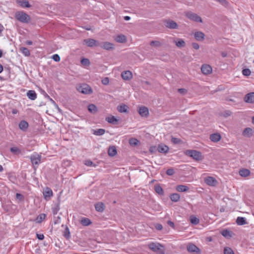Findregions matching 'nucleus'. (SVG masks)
Returning a JSON list of instances; mask_svg holds the SVG:
<instances>
[{
  "label": "nucleus",
  "mask_w": 254,
  "mask_h": 254,
  "mask_svg": "<svg viewBox=\"0 0 254 254\" xmlns=\"http://www.w3.org/2000/svg\"><path fill=\"white\" fill-rule=\"evenodd\" d=\"M15 17L17 20L23 23H28L31 21L30 16L23 11L16 12Z\"/></svg>",
  "instance_id": "obj_1"
},
{
  "label": "nucleus",
  "mask_w": 254,
  "mask_h": 254,
  "mask_svg": "<svg viewBox=\"0 0 254 254\" xmlns=\"http://www.w3.org/2000/svg\"><path fill=\"white\" fill-rule=\"evenodd\" d=\"M185 154L196 161H200L202 159L201 153L195 150H187L185 151Z\"/></svg>",
  "instance_id": "obj_2"
},
{
  "label": "nucleus",
  "mask_w": 254,
  "mask_h": 254,
  "mask_svg": "<svg viewBox=\"0 0 254 254\" xmlns=\"http://www.w3.org/2000/svg\"><path fill=\"white\" fill-rule=\"evenodd\" d=\"M148 247L157 254H164V247L159 243H150L148 245Z\"/></svg>",
  "instance_id": "obj_3"
},
{
  "label": "nucleus",
  "mask_w": 254,
  "mask_h": 254,
  "mask_svg": "<svg viewBox=\"0 0 254 254\" xmlns=\"http://www.w3.org/2000/svg\"><path fill=\"white\" fill-rule=\"evenodd\" d=\"M41 155L35 152L30 157V159L35 169L38 167L39 165L41 163Z\"/></svg>",
  "instance_id": "obj_4"
},
{
  "label": "nucleus",
  "mask_w": 254,
  "mask_h": 254,
  "mask_svg": "<svg viewBox=\"0 0 254 254\" xmlns=\"http://www.w3.org/2000/svg\"><path fill=\"white\" fill-rule=\"evenodd\" d=\"M77 90L83 94H90L93 92L91 87L87 84H79L77 86Z\"/></svg>",
  "instance_id": "obj_5"
},
{
  "label": "nucleus",
  "mask_w": 254,
  "mask_h": 254,
  "mask_svg": "<svg viewBox=\"0 0 254 254\" xmlns=\"http://www.w3.org/2000/svg\"><path fill=\"white\" fill-rule=\"evenodd\" d=\"M186 249L187 251L191 254H200L201 250L195 245L192 243L187 244Z\"/></svg>",
  "instance_id": "obj_6"
},
{
  "label": "nucleus",
  "mask_w": 254,
  "mask_h": 254,
  "mask_svg": "<svg viewBox=\"0 0 254 254\" xmlns=\"http://www.w3.org/2000/svg\"><path fill=\"white\" fill-rule=\"evenodd\" d=\"M186 16L190 19L197 22H202L201 18L197 14L191 11H188L186 13Z\"/></svg>",
  "instance_id": "obj_7"
},
{
  "label": "nucleus",
  "mask_w": 254,
  "mask_h": 254,
  "mask_svg": "<svg viewBox=\"0 0 254 254\" xmlns=\"http://www.w3.org/2000/svg\"><path fill=\"white\" fill-rule=\"evenodd\" d=\"M83 43L88 47H93L94 46H99L100 43L93 39H86L83 40Z\"/></svg>",
  "instance_id": "obj_8"
},
{
  "label": "nucleus",
  "mask_w": 254,
  "mask_h": 254,
  "mask_svg": "<svg viewBox=\"0 0 254 254\" xmlns=\"http://www.w3.org/2000/svg\"><path fill=\"white\" fill-rule=\"evenodd\" d=\"M99 46L106 50H110L114 49V45L109 42H105L100 43V45Z\"/></svg>",
  "instance_id": "obj_9"
},
{
  "label": "nucleus",
  "mask_w": 254,
  "mask_h": 254,
  "mask_svg": "<svg viewBox=\"0 0 254 254\" xmlns=\"http://www.w3.org/2000/svg\"><path fill=\"white\" fill-rule=\"evenodd\" d=\"M205 183L210 186H215L217 184V180L212 177H207L204 180Z\"/></svg>",
  "instance_id": "obj_10"
},
{
  "label": "nucleus",
  "mask_w": 254,
  "mask_h": 254,
  "mask_svg": "<svg viewBox=\"0 0 254 254\" xmlns=\"http://www.w3.org/2000/svg\"><path fill=\"white\" fill-rule=\"evenodd\" d=\"M122 77L125 80H129L132 78V72L129 70H126L122 72Z\"/></svg>",
  "instance_id": "obj_11"
},
{
  "label": "nucleus",
  "mask_w": 254,
  "mask_h": 254,
  "mask_svg": "<svg viewBox=\"0 0 254 254\" xmlns=\"http://www.w3.org/2000/svg\"><path fill=\"white\" fill-rule=\"evenodd\" d=\"M166 26L172 29H177L178 27L177 23L172 20H168L166 21Z\"/></svg>",
  "instance_id": "obj_12"
},
{
  "label": "nucleus",
  "mask_w": 254,
  "mask_h": 254,
  "mask_svg": "<svg viewBox=\"0 0 254 254\" xmlns=\"http://www.w3.org/2000/svg\"><path fill=\"white\" fill-rule=\"evenodd\" d=\"M253 129L250 127H247L243 130L242 134L244 137H250L253 135Z\"/></svg>",
  "instance_id": "obj_13"
},
{
  "label": "nucleus",
  "mask_w": 254,
  "mask_h": 254,
  "mask_svg": "<svg viewBox=\"0 0 254 254\" xmlns=\"http://www.w3.org/2000/svg\"><path fill=\"white\" fill-rule=\"evenodd\" d=\"M201 70L202 72L204 74H208L211 73L212 72V68L211 66L208 64H203L202 65Z\"/></svg>",
  "instance_id": "obj_14"
},
{
  "label": "nucleus",
  "mask_w": 254,
  "mask_h": 254,
  "mask_svg": "<svg viewBox=\"0 0 254 254\" xmlns=\"http://www.w3.org/2000/svg\"><path fill=\"white\" fill-rule=\"evenodd\" d=\"M138 113L141 117H146L149 114V111L147 107L142 106L139 108Z\"/></svg>",
  "instance_id": "obj_15"
},
{
  "label": "nucleus",
  "mask_w": 254,
  "mask_h": 254,
  "mask_svg": "<svg viewBox=\"0 0 254 254\" xmlns=\"http://www.w3.org/2000/svg\"><path fill=\"white\" fill-rule=\"evenodd\" d=\"M244 101L247 103H254V92L247 94L244 98Z\"/></svg>",
  "instance_id": "obj_16"
},
{
  "label": "nucleus",
  "mask_w": 254,
  "mask_h": 254,
  "mask_svg": "<svg viewBox=\"0 0 254 254\" xmlns=\"http://www.w3.org/2000/svg\"><path fill=\"white\" fill-rule=\"evenodd\" d=\"M43 195L45 199H49L53 196V191L52 190L49 188L46 189L43 191Z\"/></svg>",
  "instance_id": "obj_17"
},
{
  "label": "nucleus",
  "mask_w": 254,
  "mask_h": 254,
  "mask_svg": "<svg viewBox=\"0 0 254 254\" xmlns=\"http://www.w3.org/2000/svg\"><path fill=\"white\" fill-rule=\"evenodd\" d=\"M173 42L175 43L177 47L180 48L184 47L186 46V43L182 39H175L173 40Z\"/></svg>",
  "instance_id": "obj_18"
},
{
  "label": "nucleus",
  "mask_w": 254,
  "mask_h": 254,
  "mask_svg": "<svg viewBox=\"0 0 254 254\" xmlns=\"http://www.w3.org/2000/svg\"><path fill=\"white\" fill-rule=\"evenodd\" d=\"M169 149V147L164 144H161L158 146V151L162 153H166L168 152Z\"/></svg>",
  "instance_id": "obj_19"
},
{
  "label": "nucleus",
  "mask_w": 254,
  "mask_h": 254,
  "mask_svg": "<svg viewBox=\"0 0 254 254\" xmlns=\"http://www.w3.org/2000/svg\"><path fill=\"white\" fill-rule=\"evenodd\" d=\"M17 3L19 4L22 7H30L31 5L27 0H16Z\"/></svg>",
  "instance_id": "obj_20"
},
{
  "label": "nucleus",
  "mask_w": 254,
  "mask_h": 254,
  "mask_svg": "<svg viewBox=\"0 0 254 254\" xmlns=\"http://www.w3.org/2000/svg\"><path fill=\"white\" fill-rule=\"evenodd\" d=\"M221 136L219 133H213L210 136V139L214 142H217L221 139Z\"/></svg>",
  "instance_id": "obj_21"
},
{
  "label": "nucleus",
  "mask_w": 254,
  "mask_h": 254,
  "mask_svg": "<svg viewBox=\"0 0 254 254\" xmlns=\"http://www.w3.org/2000/svg\"><path fill=\"white\" fill-rule=\"evenodd\" d=\"M194 36L196 40L201 41L204 39L205 35L203 32L198 31L194 33Z\"/></svg>",
  "instance_id": "obj_22"
},
{
  "label": "nucleus",
  "mask_w": 254,
  "mask_h": 254,
  "mask_svg": "<svg viewBox=\"0 0 254 254\" xmlns=\"http://www.w3.org/2000/svg\"><path fill=\"white\" fill-rule=\"evenodd\" d=\"M176 190L179 192H186L189 190V188L187 186L180 185L176 187Z\"/></svg>",
  "instance_id": "obj_23"
},
{
  "label": "nucleus",
  "mask_w": 254,
  "mask_h": 254,
  "mask_svg": "<svg viewBox=\"0 0 254 254\" xmlns=\"http://www.w3.org/2000/svg\"><path fill=\"white\" fill-rule=\"evenodd\" d=\"M221 235L226 238H230L232 237L233 232L227 229L223 230L221 232Z\"/></svg>",
  "instance_id": "obj_24"
},
{
  "label": "nucleus",
  "mask_w": 254,
  "mask_h": 254,
  "mask_svg": "<svg viewBox=\"0 0 254 254\" xmlns=\"http://www.w3.org/2000/svg\"><path fill=\"white\" fill-rule=\"evenodd\" d=\"M106 121H107L109 123L113 124V125H117L118 123V120L114 116H111L106 118Z\"/></svg>",
  "instance_id": "obj_25"
},
{
  "label": "nucleus",
  "mask_w": 254,
  "mask_h": 254,
  "mask_svg": "<svg viewBox=\"0 0 254 254\" xmlns=\"http://www.w3.org/2000/svg\"><path fill=\"white\" fill-rule=\"evenodd\" d=\"M28 98L32 100H34L37 98V94L34 90H29L27 92Z\"/></svg>",
  "instance_id": "obj_26"
},
{
  "label": "nucleus",
  "mask_w": 254,
  "mask_h": 254,
  "mask_svg": "<svg viewBox=\"0 0 254 254\" xmlns=\"http://www.w3.org/2000/svg\"><path fill=\"white\" fill-rule=\"evenodd\" d=\"M239 173L241 176L246 177L250 175L251 172L249 169L243 168L240 170Z\"/></svg>",
  "instance_id": "obj_27"
},
{
  "label": "nucleus",
  "mask_w": 254,
  "mask_h": 254,
  "mask_svg": "<svg viewBox=\"0 0 254 254\" xmlns=\"http://www.w3.org/2000/svg\"><path fill=\"white\" fill-rule=\"evenodd\" d=\"M128 107L125 104H122L118 106V111L120 113H127V112Z\"/></svg>",
  "instance_id": "obj_28"
},
{
  "label": "nucleus",
  "mask_w": 254,
  "mask_h": 254,
  "mask_svg": "<svg viewBox=\"0 0 254 254\" xmlns=\"http://www.w3.org/2000/svg\"><path fill=\"white\" fill-rule=\"evenodd\" d=\"M28 127V123L24 121H21L19 124V127L20 129L25 131L26 130Z\"/></svg>",
  "instance_id": "obj_29"
},
{
  "label": "nucleus",
  "mask_w": 254,
  "mask_h": 254,
  "mask_svg": "<svg viewBox=\"0 0 254 254\" xmlns=\"http://www.w3.org/2000/svg\"><path fill=\"white\" fill-rule=\"evenodd\" d=\"M95 209L98 212H102L104 210L105 205L102 202H99L95 205Z\"/></svg>",
  "instance_id": "obj_30"
},
{
  "label": "nucleus",
  "mask_w": 254,
  "mask_h": 254,
  "mask_svg": "<svg viewBox=\"0 0 254 254\" xmlns=\"http://www.w3.org/2000/svg\"><path fill=\"white\" fill-rule=\"evenodd\" d=\"M115 40L118 43H125L126 42L127 38L125 35L120 34V35H118L116 37Z\"/></svg>",
  "instance_id": "obj_31"
},
{
  "label": "nucleus",
  "mask_w": 254,
  "mask_h": 254,
  "mask_svg": "<svg viewBox=\"0 0 254 254\" xmlns=\"http://www.w3.org/2000/svg\"><path fill=\"white\" fill-rule=\"evenodd\" d=\"M236 223L238 225H243L248 223L246 218L243 217H238L236 219Z\"/></svg>",
  "instance_id": "obj_32"
},
{
  "label": "nucleus",
  "mask_w": 254,
  "mask_h": 254,
  "mask_svg": "<svg viewBox=\"0 0 254 254\" xmlns=\"http://www.w3.org/2000/svg\"><path fill=\"white\" fill-rule=\"evenodd\" d=\"M171 200L173 202H178L180 199V195L179 193H172L170 196Z\"/></svg>",
  "instance_id": "obj_33"
},
{
  "label": "nucleus",
  "mask_w": 254,
  "mask_h": 254,
  "mask_svg": "<svg viewBox=\"0 0 254 254\" xmlns=\"http://www.w3.org/2000/svg\"><path fill=\"white\" fill-rule=\"evenodd\" d=\"M80 223L83 226H87L91 224V221L87 218H83L81 220Z\"/></svg>",
  "instance_id": "obj_34"
},
{
  "label": "nucleus",
  "mask_w": 254,
  "mask_h": 254,
  "mask_svg": "<svg viewBox=\"0 0 254 254\" xmlns=\"http://www.w3.org/2000/svg\"><path fill=\"white\" fill-rule=\"evenodd\" d=\"M117 154V150L114 146L110 147L108 150V154L110 156H114Z\"/></svg>",
  "instance_id": "obj_35"
},
{
  "label": "nucleus",
  "mask_w": 254,
  "mask_h": 254,
  "mask_svg": "<svg viewBox=\"0 0 254 254\" xmlns=\"http://www.w3.org/2000/svg\"><path fill=\"white\" fill-rule=\"evenodd\" d=\"M154 190L159 194L162 195L164 193L163 190L159 185H155L154 186Z\"/></svg>",
  "instance_id": "obj_36"
},
{
  "label": "nucleus",
  "mask_w": 254,
  "mask_h": 254,
  "mask_svg": "<svg viewBox=\"0 0 254 254\" xmlns=\"http://www.w3.org/2000/svg\"><path fill=\"white\" fill-rule=\"evenodd\" d=\"M20 51L25 56L28 57L30 55L29 50L25 47H21L19 49Z\"/></svg>",
  "instance_id": "obj_37"
},
{
  "label": "nucleus",
  "mask_w": 254,
  "mask_h": 254,
  "mask_svg": "<svg viewBox=\"0 0 254 254\" xmlns=\"http://www.w3.org/2000/svg\"><path fill=\"white\" fill-rule=\"evenodd\" d=\"M88 111L92 113H95L97 111V109L96 106L94 104H89L88 106Z\"/></svg>",
  "instance_id": "obj_38"
},
{
  "label": "nucleus",
  "mask_w": 254,
  "mask_h": 254,
  "mask_svg": "<svg viewBox=\"0 0 254 254\" xmlns=\"http://www.w3.org/2000/svg\"><path fill=\"white\" fill-rule=\"evenodd\" d=\"M45 217H46V215L45 214H44V213L40 214L37 217V218L35 220L36 222L37 223H41L43 221V220L45 219Z\"/></svg>",
  "instance_id": "obj_39"
},
{
  "label": "nucleus",
  "mask_w": 254,
  "mask_h": 254,
  "mask_svg": "<svg viewBox=\"0 0 254 254\" xmlns=\"http://www.w3.org/2000/svg\"><path fill=\"white\" fill-rule=\"evenodd\" d=\"M105 132V130L104 129L100 128L94 131V134L96 135H102Z\"/></svg>",
  "instance_id": "obj_40"
},
{
  "label": "nucleus",
  "mask_w": 254,
  "mask_h": 254,
  "mask_svg": "<svg viewBox=\"0 0 254 254\" xmlns=\"http://www.w3.org/2000/svg\"><path fill=\"white\" fill-rule=\"evenodd\" d=\"M150 45L155 47H159L161 46V43L158 41H152L150 43Z\"/></svg>",
  "instance_id": "obj_41"
},
{
  "label": "nucleus",
  "mask_w": 254,
  "mask_h": 254,
  "mask_svg": "<svg viewBox=\"0 0 254 254\" xmlns=\"http://www.w3.org/2000/svg\"><path fill=\"white\" fill-rule=\"evenodd\" d=\"M190 220L192 224L196 225L199 223V219L195 216L190 217Z\"/></svg>",
  "instance_id": "obj_42"
},
{
  "label": "nucleus",
  "mask_w": 254,
  "mask_h": 254,
  "mask_svg": "<svg viewBox=\"0 0 254 254\" xmlns=\"http://www.w3.org/2000/svg\"><path fill=\"white\" fill-rule=\"evenodd\" d=\"M60 209L59 204H57L52 208V212L54 215H56Z\"/></svg>",
  "instance_id": "obj_43"
},
{
  "label": "nucleus",
  "mask_w": 254,
  "mask_h": 254,
  "mask_svg": "<svg viewBox=\"0 0 254 254\" xmlns=\"http://www.w3.org/2000/svg\"><path fill=\"white\" fill-rule=\"evenodd\" d=\"M81 63L83 65H89L90 64L89 60L86 58H83L81 60Z\"/></svg>",
  "instance_id": "obj_44"
},
{
  "label": "nucleus",
  "mask_w": 254,
  "mask_h": 254,
  "mask_svg": "<svg viewBox=\"0 0 254 254\" xmlns=\"http://www.w3.org/2000/svg\"><path fill=\"white\" fill-rule=\"evenodd\" d=\"M224 254H234L233 251L229 247L225 248L224 250Z\"/></svg>",
  "instance_id": "obj_45"
},
{
  "label": "nucleus",
  "mask_w": 254,
  "mask_h": 254,
  "mask_svg": "<svg viewBox=\"0 0 254 254\" xmlns=\"http://www.w3.org/2000/svg\"><path fill=\"white\" fill-rule=\"evenodd\" d=\"M84 164L87 166H93L94 167H95L96 166V165L93 164V162L91 161L90 160H85Z\"/></svg>",
  "instance_id": "obj_46"
},
{
  "label": "nucleus",
  "mask_w": 254,
  "mask_h": 254,
  "mask_svg": "<svg viewBox=\"0 0 254 254\" xmlns=\"http://www.w3.org/2000/svg\"><path fill=\"white\" fill-rule=\"evenodd\" d=\"M171 141L175 144H179L181 142V140L178 138L172 137Z\"/></svg>",
  "instance_id": "obj_47"
},
{
  "label": "nucleus",
  "mask_w": 254,
  "mask_h": 254,
  "mask_svg": "<svg viewBox=\"0 0 254 254\" xmlns=\"http://www.w3.org/2000/svg\"><path fill=\"white\" fill-rule=\"evenodd\" d=\"M251 70L248 68H246L242 70L243 74L245 76H249L251 74Z\"/></svg>",
  "instance_id": "obj_48"
},
{
  "label": "nucleus",
  "mask_w": 254,
  "mask_h": 254,
  "mask_svg": "<svg viewBox=\"0 0 254 254\" xmlns=\"http://www.w3.org/2000/svg\"><path fill=\"white\" fill-rule=\"evenodd\" d=\"M166 174L168 176H172L175 174V171L172 168H169L166 171Z\"/></svg>",
  "instance_id": "obj_49"
},
{
  "label": "nucleus",
  "mask_w": 254,
  "mask_h": 254,
  "mask_svg": "<svg viewBox=\"0 0 254 254\" xmlns=\"http://www.w3.org/2000/svg\"><path fill=\"white\" fill-rule=\"evenodd\" d=\"M64 236L66 238H68L70 237V232L68 227H66L64 230Z\"/></svg>",
  "instance_id": "obj_50"
},
{
  "label": "nucleus",
  "mask_w": 254,
  "mask_h": 254,
  "mask_svg": "<svg viewBox=\"0 0 254 254\" xmlns=\"http://www.w3.org/2000/svg\"><path fill=\"white\" fill-rule=\"evenodd\" d=\"M52 59L54 61L57 62H59L61 60L60 57L58 54H54V55H53Z\"/></svg>",
  "instance_id": "obj_51"
},
{
  "label": "nucleus",
  "mask_w": 254,
  "mask_h": 254,
  "mask_svg": "<svg viewBox=\"0 0 254 254\" xmlns=\"http://www.w3.org/2000/svg\"><path fill=\"white\" fill-rule=\"evenodd\" d=\"M138 140L135 138L131 139L129 140V143L131 145H136L138 144Z\"/></svg>",
  "instance_id": "obj_52"
},
{
  "label": "nucleus",
  "mask_w": 254,
  "mask_h": 254,
  "mask_svg": "<svg viewBox=\"0 0 254 254\" xmlns=\"http://www.w3.org/2000/svg\"><path fill=\"white\" fill-rule=\"evenodd\" d=\"M10 151L11 152L15 154L20 152V150L16 147H13L10 148Z\"/></svg>",
  "instance_id": "obj_53"
},
{
  "label": "nucleus",
  "mask_w": 254,
  "mask_h": 254,
  "mask_svg": "<svg viewBox=\"0 0 254 254\" xmlns=\"http://www.w3.org/2000/svg\"><path fill=\"white\" fill-rule=\"evenodd\" d=\"M46 97H47L50 100L51 103H53L56 108H59L58 105L56 103L55 101L53 100L51 98H50L48 94H46Z\"/></svg>",
  "instance_id": "obj_54"
},
{
  "label": "nucleus",
  "mask_w": 254,
  "mask_h": 254,
  "mask_svg": "<svg viewBox=\"0 0 254 254\" xmlns=\"http://www.w3.org/2000/svg\"><path fill=\"white\" fill-rule=\"evenodd\" d=\"M149 151L151 152V153H155L157 151H158V146L156 147V146H151L150 149H149Z\"/></svg>",
  "instance_id": "obj_55"
},
{
  "label": "nucleus",
  "mask_w": 254,
  "mask_h": 254,
  "mask_svg": "<svg viewBox=\"0 0 254 254\" xmlns=\"http://www.w3.org/2000/svg\"><path fill=\"white\" fill-rule=\"evenodd\" d=\"M231 114H232V112L229 110L225 111L223 113V116L225 117H229V116H231Z\"/></svg>",
  "instance_id": "obj_56"
},
{
  "label": "nucleus",
  "mask_w": 254,
  "mask_h": 254,
  "mask_svg": "<svg viewBox=\"0 0 254 254\" xmlns=\"http://www.w3.org/2000/svg\"><path fill=\"white\" fill-rule=\"evenodd\" d=\"M54 224H59L61 222V217L60 216H58L57 217L54 218Z\"/></svg>",
  "instance_id": "obj_57"
},
{
  "label": "nucleus",
  "mask_w": 254,
  "mask_h": 254,
  "mask_svg": "<svg viewBox=\"0 0 254 254\" xmlns=\"http://www.w3.org/2000/svg\"><path fill=\"white\" fill-rule=\"evenodd\" d=\"M16 197L17 199L20 201L23 200V196L21 194L18 193H17L16 194Z\"/></svg>",
  "instance_id": "obj_58"
},
{
  "label": "nucleus",
  "mask_w": 254,
  "mask_h": 254,
  "mask_svg": "<svg viewBox=\"0 0 254 254\" xmlns=\"http://www.w3.org/2000/svg\"><path fill=\"white\" fill-rule=\"evenodd\" d=\"M155 227L158 230H162L163 229V226L160 224H155Z\"/></svg>",
  "instance_id": "obj_59"
},
{
  "label": "nucleus",
  "mask_w": 254,
  "mask_h": 254,
  "mask_svg": "<svg viewBox=\"0 0 254 254\" xmlns=\"http://www.w3.org/2000/svg\"><path fill=\"white\" fill-rule=\"evenodd\" d=\"M178 92L182 94H185L187 93V91L184 88H180L178 89Z\"/></svg>",
  "instance_id": "obj_60"
},
{
  "label": "nucleus",
  "mask_w": 254,
  "mask_h": 254,
  "mask_svg": "<svg viewBox=\"0 0 254 254\" xmlns=\"http://www.w3.org/2000/svg\"><path fill=\"white\" fill-rule=\"evenodd\" d=\"M102 82L104 85L108 84L109 82V78L108 77L105 78L104 79L102 80Z\"/></svg>",
  "instance_id": "obj_61"
},
{
  "label": "nucleus",
  "mask_w": 254,
  "mask_h": 254,
  "mask_svg": "<svg viewBox=\"0 0 254 254\" xmlns=\"http://www.w3.org/2000/svg\"><path fill=\"white\" fill-rule=\"evenodd\" d=\"M36 236L37 238L40 240H42L44 239V236L42 234H37Z\"/></svg>",
  "instance_id": "obj_62"
},
{
  "label": "nucleus",
  "mask_w": 254,
  "mask_h": 254,
  "mask_svg": "<svg viewBox=\"0 0 254 254\" xmlns=\"http://www.w3.org/2000/svg\"><path fill=\"white\" fill-rule=\"evenodd\" d=\"M192 47L195 50H198L199 48V45L196 43H193L192 44Z\"/></svg>",
  "instance_id": "obj_63"
},
{
  "label": "nucleus",
  "mask_w": 254,
  "mask_h": 254,
  "mask_svg": "<svg viewBox=\"0 0 254 254\" xmlns=\"http://www.w3.org/2000/svg\"><path fill=\"white\" fill-rule=\"evenodd\" d=\"M167 224L170 226H171V227L172 228H174L175 227V225H174V223L170 221V220H169L168 222H167Z\"/></svg>",
  "instance_id": "obj_64"
}]
</instances>
